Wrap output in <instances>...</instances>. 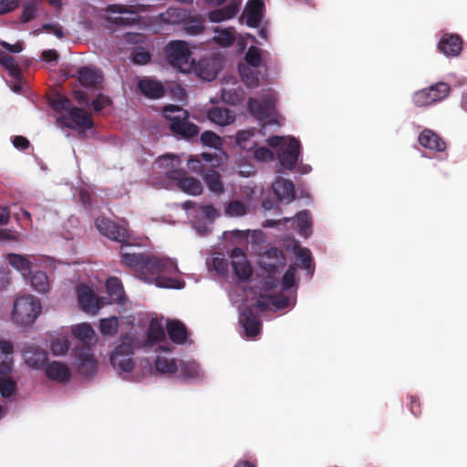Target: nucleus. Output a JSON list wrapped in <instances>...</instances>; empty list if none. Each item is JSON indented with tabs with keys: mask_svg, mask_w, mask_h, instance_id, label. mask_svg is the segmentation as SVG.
I'll return each instance as SVG.
<instances>
[{
	"mask_svg": "<svg viewBox=\"0 0 467 467\" xmlns=\"http://www.w3.org/2000/svg\"><path fill=\"white\" fill-rule=\"evenodd\" d=\"M131 246L122 244L120 248L121 263L133 269L140 276L147 280L148 276L157 275L155 284L161 288L182 289L185 285L183 280L167 277L161 274L172 275L179 272L175 260L171 258H161L155 255H146L141 253L130 251Z\"/></svg>",
	"mask_w": 467,
	"mask_h": 467,
	"instance_id": "f257e3e1",
	"label": "nucleus"
},
{
	"mask_svg": "<svg viewBox=\"0 0 467 467\" xmlns=\"http://www.w3.org/2000/svg\"><path fill=\"white\" fill-rule=\"evenodd\" d=\"M41 312L40 302L33 296H22L14 302L12 320L20 327H26L35 322Z\"/></svg>",
	"mask_w": 467,
	"mask_h": 467,
	"instance_id": "f03ea898",
	"label": "nucleus"
},
{
	"mask_svg": "<svg viewBox=\"0 0 467 467\" xmlns=\"http://www.w3.org/2000/svg\"><path fill=\"white\" fill-rule=\"evenodd\" d=\"M164 53L168 63L172 67L184 73L192 69L194 60L192 58V53L185 41L173 40L169 42L164 48Z\"/></svg>",
	"mask_w": 467,
	"mask_h": 467,
	"instance_id": "7ed1b4c3",
	"label": "nucleus"
},
{
	"mask_svg": "<svg viewBox=\"0 0 467 467\" xmlns=\"http://www.w3.org/2000/svg\"><path fill=\"white\" fill-rule=\"evenodd\" d=\"M106 12L109 14L106 20L119 26L135 25L140 19L139 8L134 5L112 4L106 7Z\"/></svg>",
	"mask_w": 467,
	"mask_h": 467,
	"instance_id": "20e7f679",
	"label": "nucleus"
},
{
	"mask_svg": "<svg viewBox=\"0 0 467 467\" xmlns=\"http://www.w3.org/2000/svg\"><path fill=\"white\" fill-rule=\"evenodd\" d=\"M57 122L61 127L69 129L79 128L82 130H90L94 126L91 115L83 109L73 107L70 109L68 115H61L57 119Z\"/></svg>",
	"mask_w": 467,
	"mask_h": 467,
	"instance_id": "39448f33",
	"label": "nucleus"
},
{
	"mask_svg": "<svg viewBox=\"0 0 467 467\" xmlns=\"http://www.w3.org/2000/svg\"><path fill=\"white\" fill-rule=\"evenodd\" d=\"M99 232L104 236L121 243H127L130 239V234L126 225H120L106 217H99L95 221Z\"/></svg>",
	"mask_w": 467,
	"mask_h": 467,
	"instance_id": "423d86ee",
	"label": "nucleus"
},
{
	"mask_svg": "<svg viewBox=\"0 0 467 467\" xmlns=\"http://www.w3.org/2000/svg\"><path fill=\"white\" fill-rule=\"evenodd\" d=\"M133 347L130 343L122 342L118 345L110 355V363L114 368L123 372H131L134 368L132 359Z\"/></svg>",
	"mask_w": 467,
	"mask_h": 467,
	"instance_id": "0eeeda50",
	"label": "nucleus"
},
{
	"mask_svg": "<svg viewBox=\"0 0 467 467\" xmlns=\"http://www.w3.org/2000/svg\"><path fill=\"white\" fill-rule=\"evenodd\" d=\"M166 177L178 182V187L191 195H200L202 192L201 182L193 177H187L182 169H171L166 171Z\"/></svg>",
	"mask_w": 467,
	"mask_h": 467,
	"instance_id": "6e6552de",
	"label": "nucleus"
},
{
	"mask_svg": "<svg viewBox=\"0 0 467 467\" xmlns=\"http://www.w3.org/2000/svg\"><path fill=\"white\" fill-rule=\"evenodd\" d=\"M301 144L298 140L289 138L287 143H284L277 152V158L282 167L293 170L300 154Z\"/></svg>",
	"mask_w": 467,
	"mask_h": 467,
	"instance_id": "1a4fd4ad",
	"label": "nucleus"
},
{
	"mask_svg": "<svg viewBox=\"0 0 467 467\" xmlns=\"http://www.w3.org/2000/svg\"><path fill=\"white\" fill-rule=\"evenodd\" d=\"M78 370L85 376H93L97 371V361L91 346H78L75 349Z\"/></svg>",
	"mask_w": 467,
	"mask_h": 467,
	"instance_id": "9d476101",
	"label": "nucleus"
},
{
	"mask_svg": "<svg viewBox=\"0 0 467 467\" xmlns=\"http://www.w3.org/2000/svg\"><path fill=\"white\" fill-rule=\"evenodd\" d=\"M78 298L80 307L88 313L96 314L103 306V298H98L88 285L78 287Z\"/></svg>",
	"mask_w": 467,
	"mask_h": 467,
	"instance_id": "9b49d317",
	"label": "nucleus"
},
{
	"mask_svg": "<svg viewBox=\"0 0 467 467\" xmlns=\"http://www.w3.org/2000/svg\"><path fill=\"white\" fill-rule=\"evenodd\" d=\"M259 265L268 274H275L285 265V256L282 250L272 247L261 256Z\"/></svg>",
	"mask_w": 467,
	"mask_h": 467,
	"instance_id": "f8f14e48",
	"label": "nucleus"
},
{
	"mask_svg": "<svg viewBox=\"0 0 467 467\" xmlns=\"http://www.w3.org/2000/svg\"><path fill=\"white\" fill-rule=\"evenodd\" d=\"M230 257L235 275L240 280H248L253 275V269L244 251L239 247H235L232 250Z\"/></svg>",
	"mask_w": 467,
	"mask_h": 467,
	"instance_id": "ddd939ff",
	"label": "nucleus"
},
{
	"mask_svg": "<svg viewBox=\"0 0 467 467\" xmlns=\"http://www.w3.org/2000/svg\"><path fill=\"white\" fill-rule=\"evenodd\" d=\"M239 323L244 329L247 337H256L262 329V322L254 310L245 306L242 309L239 317Z\"/></svg>",
	"mask_w": 467,
	"mask_h": 467,
	"instance_id": "4468645a",
	"label": "nucleus"
},
{
	"mask_svg": "<svg viewBox=\"0 0 467 467\" xmlns=\"http://www.w3.org/2000/svg\"><path fill=\"white\" fill-rule=\"evenodd\" d=\"M264 8L263 0H248L240 21L245 19V24L249 27H258L263 19Z\"/></svg>",
	"mask_w": 467,
	"mask_h": 467,
	"instance_id": "2eb2a0df",
	"label": "nucleus"
},
{
	"mask_svg": "<svg viewBox=\"0 0 467 467\" xmlns=\"http://www.w3.org/2000/svg\"><path fill=\"white\" fill-rule=\"evenodd\" d=\"M248 109L255 119L265 120L273 114L275 101L272 98L264 99L262 100L251 98L248 100Z\"/></svg>",
	"mask_w": 467,
	"mask_h": 467,
	"instance_id": "dca6fc26",
	"label": "nucleus"
},
{
	"mask_svg": "<svg viewBox=\"0 0 467 467\" xmlns=\"http://www.w3.org/2000/svg\"><path fill=\"white\" fill-rule=\"evenodd\" d=\"M439 50L447 57H457L462 49V40L460 36L445 34L438 43Z\"/></svg>",
	"mask_w": 467,
	"mask_h": 467,
	"instance_id": "f3484780",
	"label": "nucleus"
},
{
	"mask_svg": "<svg viewBox=\"0 0 467 467\" xmlns=\"http://www.w3.org/2000/svg\"><path fill=\"white\" fill-rule=\"evenodd\" d=\"M241 0H230L227 5L217 8L208 13L211 22L219 23L233 18L239 11Z\"/></svg>",
	"mask_w": 467,
	"mask_h": 467,
	"instance_id": "a211bd4d",
	"label": "nucleus"
},
{
	"mask_svg": "<svg viewBox=\"0 0 467 467\" xmlns=\"http://www.w3.org/2000/svg\"><path fill=\"white\" fill-rule=\"evenodd\" d=\"M23 357L29 367L36 369L42 368L47 360V351L35 346H26Z\"/></svg>",
	"mask_w": 467,
	"mask_h": 467,
	"instance_id": "6ab92c4d",
	"label": "nucleus"
},
{
	"mask_svg": "<svg viewBox=\"0 0 467 467\" xmlns=\"http://www.w3.org/2000/svg\"><path fill=\"white\" fill-rule=\"evenodd\" d=\"M418 141L422 147L431 150L443 151L446 149L445 141L429 129H425L420 133Z\"/></svg>",
	"mask_w": 467,
	"mask_h": 467,
	"instance_id": "aec40b11",
	"label": "nucleus"
},
{
	"mask_svg": "<svg viewBox=\"0 0 467 467\" xmlns=\"http://www.w3.org/2000/svg\"><path fill=\"white\" fill-rule=\"evenodd\" d=\"M272 187L280 202H290L295 199V186L291 181L278 178L274 182Z\"/></svg>",
	"mask_w": 467,
	"mask_h": 467,
	"instance_id": "412c9836",
	"label": "nucleus"
},
{
	"mask_svg": "<svg viewBox=\"0 0 467 467\" xmlns=\"http://www.w3.org/2000/svg\"><path fill=\"white\" fill-rule=\"evenodd\" d=\"M207 118L219 126H227L235 120V113L225 107H213L207 112Z\"/></svg>",
	"mask_w": 467,
	"mask_h": 467,
	"instance_id": "4be33fe9",
	"label": "nucleus"
},
{
	"mask_svg": "<svg viewBox=\"0 0 467 467\" xmlns=\"http://www.w3.org/2000/svg\"><path fill=\"white\" fill-rule=\"evenodd\" d=\"M14 346L9 340H0V374L8 375L13 368Z\"/></svg>",
	"mask_w": 467,
	"mask_h": 467,
	"instance_id": "5701e85b",
	"label": "nucleus"
},
{
	"mask_svg": "<svg viewBox=\"0 0 467 467\" xmlns=\"http://www.w3.org/2000/svg\"><path fill=\"white\" fill-rule=\"evenodd\" d=\"M189 118L176 119V122L170 124V130L174 135L181 136L184 139H191L199 133V128L188 121Z\"/></svg>",
	"mask_w": 467,
	"mask_h": 467,
	"instance_id": "b1692460",
	"label": "nucleus"
},
{
	"mask_svg": "<svg viewBox=\"0 0 467 467\" xmlns=\"http://www.w3.org/2000/svg\"><path fill=\"white\" fill-rule=\"evenodd\" d=\"M138 88L145 97L150 99H160L165 94L162 84L150 78L140 79L138 83Z\"/></svg>",
	"mask_w": 467,
	"mask_h": 467,
	"instance_id": "393cba45",
	"label": "nucleus"
},
{
	"mask_svg": "<svg viewBox=\"0 0 467 467\" xmlns=\"http://www.w3.org/2000/svg\"><path fill=\"white\" fill-rule=\"evenodd\" d=\"M78 79L84 87H96L103 78L100 71L90 67H81L78 69Z\"/></svg>",
	"mask_w": 467,
	"mask_h": 467,
	"instance_id": "a878e982",
	"label": "nucleus"
},
{
	"mask_svg": "<svg viewBox=\"0 0 467 467\" xmlns=\"http://www.w3.org/2000/svg\"><path fill=\"white\" fill-rule=\"evenodd\" d=\"M46 374L48 379L57 382H67L71 376L68 368L58 361L49 363L46 368Z\"/></svg>",
	"mask_w": 467,
	"mask_h": 467,
	"instance_id": "bb28decb",
	"label": "nucleus"
},
{
	"mask_svg": "<svg viewBox=\"0 0 467 467\" xmlns=\"http://www.w3.org/2000/svg\"><path fill=\"white\" fill-rule=\"evenodd\" d=\"M167 333L171 340L178 345L185 343L188 337L186 326L180 320H170L167 322Z\"/></svg>",
	"mask_w": 467,
	"mask_h": 467,
	"instance_id": "cd10ccee",
	"label": "nucleus"
},
{
	"mask_svg": "<svg viewBox=\"0 0 467 467\" xmlns=\"http://www.w3.org/2000/svg\"><path fill=\"white\" fill-rule=\"evenodd\" d=\"M197 75L204 80H213L218 75V68L214 60L211 58L201 59L196 65L193 64Z\"/></svg>",
	"mask_w": 467,
	"mask_h": 467,
	"instance_id": "c85d7f7f",
	"label": "nucleus"
},
{
	"mask_svg": "<svg viewBox=\"0 0 467 467\" xmlns=\"http://www.w3.org/2000/svg\"><path fill=\"white\" fill-rule=\"evenodd\" d=\"M106 289L112 302L118 305H124L126 296L119 278L112 276L106 281Z\"/></svg>",
	"mask_w": 467,
	"mask_h": 467,
	"instance_id": "c756f323",
	"label": "nucleus"
},
{
	"mask_svg": "<svg viewBox=\"0 0 467 467\" xmlns=\"http://www.w3.org/2000/svg\"><path fill=\"white\" fill-rule=\"evenodd\" d=\"M178 377L185 379H198L202 378L200 364L194 360H180Z\"/></svg>",
	"mask_w": 467,
	"mask_h": 467,
	"instance_id": "7c9ffc66",
	"label": "nucleus"
},
{
	"mask_svg": "<svg viewBox=\"0 0 467 467\" xmlns=\"http://www.w3.org/2000/svg\"><path fill=\"white\" fill-rule=\"evenodd\" d=\"M72 334L80 340L79 346H90L96 334L88 323H81L72 327Z\"/></svg>",
	"mask_w": 467,
	"mask_h": 467,
	"instance_id": "2f4dec72",
	"label": "nucleus"
},
{
	"mask_svg": "<svg viewBox=\"0 0 467 467\" xmlns=\"http://www.w3.org/2000/svg\"><path fill=\"white\" fill-rule=\"evenodd\" d=\"M203 180L208 189L216 195H221L224 192L223 183L221 174L213 170L209 169L203 174Z\"/></svg>",
	"mask_w": 467,
	"mask_h": 467,
	"instance_id": "473e14b6",
	"label": "nucleus"
},
{
	"mask_svg": "<svg viewBox=\"0 0 467 467\" xmlns=\"http://www.w3.org/2000/svg\"><path fill=\"white\" fill-rule=\"evenodd\" d=\"M6 259L10 265L19 271L23 276L26 277L31 274V263L27 257L18 254H8Z\"/></svg>",
	"mask_w": 467,
	"mask_h": 467,
	"instance_id": "72a5a7b5",
	"label": "nucleus"
},
{
	"mask_svg": "<svg viewBox=\"0 0 467 467\" xmlns=\"http://www.w3.org/2000/svg\"><path fill=\"white\" fill-rule=\"evenodd\" d=\"M179 362L175 358H167L165 357H157L155 368L158 372L164 375H173L178 372Z\"/></svg>",
	"mask_w": 467,
	"mask_h": 467,
	"instance_id": "f704fd0d",
	"label": "nucleus"
},
{
	"mask_svg": "<svg viewBox=\"0 0 467 467\" xmlns=\"http://www.w3.org/2000/svg\"><path fill=\"white\" fill-rule=\"evenodd\" d=\"M0 64L8 71L11 77L16 79H19L21 78V69L17 65L16 59L5 53V51L0 49Z\"/></svg>",
	"mask_w": 467,
	"mask_h": 467,
	"instance_id": "c9c22d12",
	"label": "nucleus"
},
{
	"mask_svg": "<svg viewBox=\"0 0 467 467\" xmlns=\"http://www.w3.org/2000/svg\"><path fill=\"white\" fill-rule=\"evenodd\" d=\"M32 287L38 293L45 294L50 288L47 274L43 271L35 272L30 278Z\"/></svg>",
	"mask_w": 467,
	"mask_h": 467,
	"instance_id": "e433bc0d",
	"label": "nucleus"
},
{
	"mask_svg": "<svg viewBox=\"0 0 467 467\" xmlns=\"http://www.w3.org/2000/svg\"><path fill=\"white\" fill-rule=\"evenodd\" d=\"M298 232L301 235L307 237L311 234V214L308 211L304 210L296 215Z\"/></svg>",
	"mask_w": 467,
	"mask_h": 467,
	"instance_id": "4c0bfd02",
	"label": "nucleus"
},
{
	"mask_svg": "<svg viewBox=\"0 0 467 467\" xmlns=\"http://www.w3.org/2000/svg\"><path fill=\"white\" fill-rule=\"evenodd\" d=\"M163 117L171 121V123H174L176 119L189 118V113L180 106L168 105L163 108Z\"/></svg>",
	"mask_w": 467,
	"mask_h": 467,
	"instance_id": "58836bf2",
	"label": "nucleus"
},
{
	"mask_svg": "<svg viewBox=\"0 0 467 467\" xmlns=\"http://www.w3.org/2000/svg\"><path fill=\"white\" fill-rule=\"evenodd\" d=\"M147 338L150 344L164 341L166 335L162 326L158 322H150L147 332Z\"/></svg>",
	"mask_w": 467,
	"mask_h": 467,
	"instance_id": "ea45409f",
	"label": "nucleus"
},
{
	"mask_svg": "<svg viewBox=\"0 0 467 467\" xmlns=\"http://www.w3.org/2000/svg\"><path fill=\"white\" fill-rule=\"evenodd\" d=\"M214 31H215V33H217V35L213 38L214 41L223 47H230L235 41L234 28H224V29L216 28Z\"/></svg>",
	"mask_w": 467,
	"mask_h": 467,
	"instance_id": "a19ab883",
	"label": "nucleus"
},
{
	"mask_svg": "<svg viewBox=\"0 0 467 467\" xmlns=\"http://www.w3.org/2000/svg\"><path fill=\"white\" fill-rule=\"evenodd\" d=\"M119 328V319L117 317H110L100 319L99 330L104 336H113Z\"/></svg>",
	"mask_w": 467,
	"mask_h": 467,
	"instance_id": "79ce46f5",
	"label": "nucleus"
},
{
	"mask_svg": "<svg viewBox=\"0 0 467 467\" xmlns=\"http://www.w3.org/2000/svg\"><path fill=\"white\" fill-rule=\"evenodd\" d=\"M185 10L180 8H169L166 13L161 15L163 21L170 24H179L186 20Z\"/></svg>",
	"mask_w": 467,
	"mask_h": 467,
	"instance_id": "37998d69",
	"label": "nucleus"
},
{
	"mask_svg": "<svg viewBox=\"0 0 467 467\" xmlns=\"http://www.w3.org/2000/svg\"><path fill=\"white\" fill-rule=\"evenodd\" d=\"M50 105L53 108V109L57 112H62V111L69 112L70 109L73 108L71 100L67 97H66L62 94H56L51 99Z\"/></svg>",
	"mask_w": 467,
	"mask_h": 467,
	"instance_id": "c03bdc74",
	"label": "nucleus"
},
{
	"mask_svg": "<svg viewBox=\"0 0 467 467\" xmlns=\"http://www.w3.org/2000/svg\"><path fill=\"white\" fill-rule=\"evenodd\" d=\"M430 88H423L414 93L413 102L418 107H426L435 103V99L431 97Z\"/></svg>",
	"mask_w": 467,
	"mask_h": 467,
	"instance_id": "a18cd8bd",
	"label": "nucleus"
},
{
	"mask_svg": "<svg viewBox=\"0 0 467 467\" xmlns=\"http://www.w3.org/2000/svg\"><path fill=\"white\" fill-rule=\"evenodd\" d=\"M16 391V382L8 375L0 378V393L4 398L11 397Z\"/></svg>",
	"mask_w": 467,
	"mask_h": 467,
	"instance_id": "49530a36",
	"label": "nucleus"
},
{
	"mask_svg": "<svg viewBox=\"0 0 467 467\" xmlns=\"http://www.w3.org/2000/svg\"><path fill=\"white\" fill-rule=\"evenodd\" d=\"M431 97L435 99V102H439L444 99L451 91V87L445 82H438L430 88Z\"/></svg>",
	"mask_w": 467,
	"mask_h": 467,
	"instance_id": "de8ad7c7",
	"label": "nucleus"
},
{
	"mask_svg": "<svg viewBox=\"0 0 467 467\" xmlns=\"http://www.w3.org/2000/svg\"><path fill=\"white\" fill-rule=\"evenodd\" d=\"M240 74L244 83L249 88H255L259 85L258 73L250 67L240 68Z\"/></svg>",
	"mask_w": 467,
	"mask_h": 467,
	"instance_id": "09e8293b",
	"label": "nucleus"
},
{
	"mask_svg": "<svg viewBox=\"0 0 467 467\" xmlns=\"http://www.w3.org/2000/svg\"><path fill=\"white\" fill-rule=\"evenodd\" d=\"M297 265L301 268L309 270L312 266L313 258L307 248H299L296 252Z\"/></svg>",
	"mask_w": 467,
	"mask_h": 467,
	"instance_id": "8fccbe9b",
	"label": "nucleus"
},
{
	"mask_svg": "<svg viewBox=\"0 0 467 467\" xmlns=\"http://www.w3.org/2000/svg\"><path fill=\"white\" fill-rule=\"evenodd\" d=\"M246 212L247 208L245 204L238 200L230 202L225 208V213L231 217L243 216Z\"/></svg>",
	"mask_w": 467,
	"mask_h": 467,
	"instance_id": "3c124183",
	"label": "nucleus"
},
{
	"mask_svg": "<svg viewBox=\"0 0 467 467\" xmlns=\"http://www.w3.org/2000/svg\"><path fill=\"white\" fill-rule=\"evenodd\" d=\"M184 29L187 33L192 36L199 35L204 29L203 21L198 17L186 19L184 22Z\"/></svg>",
	"mask_w": 467,
	"mask_h": 467,
	"instance_id": "603ef678",
	"label": "nucleus"
},
{
	"mask_svg": "<svg viewBox=\"0 0 467 467\" xmlns=\"http://www.w3.org/2000/svg\"><path fill=\"white\" fill-rule=\"evenodd\" d=\"M254 133L250 130H241L236 135V142L240 148L249 150L254 145L255 142L252 140Z\"/></svg>",
	"mask_w": 467,
	"mask_h": 467,
	"instance_id": "864d4df0",
	"label": "nucleus"
},
{
	"mask_svg": "<svg viewBox=\"0 0 467 467\" xmlns=\"http://www.w3.org/2000/svg\"><path fill=\"white\" fill-rule=\"evenodd\" d=\"M37 10V5L36 2L31 1L25 3L23 5V10L20 16V21L23 24H26L33 20L36 17V13Z\"/></svg>",
	"mask_w": 467,
	"mask_h": 467,
	"instance_id": "5fc2aeb1",
	"label": "nucleus"
},
{
	"mask_svg": "<svg viewBox=\"0 0 467 467\" xmlns=\"http://www.w3.org/2000/svg\"><path fill=\"white\" fill-rule=\"evenodd\" d=\"M244 59L249 66L257 67L262 61L260 49L256 47L251 46L245 53Z\"/></svg>",
	"mask_w": 467,
	"mask_h": 467,
	"instance_id": "6e6d98bb",
	"label": "nucleus"
},
{
	"mask_svg": "<svg viewBox=\"0 0 467 467\" xmlns=\"http://www.w3.org/2000/svg\"><path fill=\"white\" fill-rule=\"evenodd\" d=\"M69 349V343L67 337H57L51 343V350L54 355L66 354Z\"/></svg>",
	"mask_w": 467,
	"mask_h": 467,
	"instance_id": "4d7b16f0",
	"label": "nucleus"
},
{
	"mask_svg": "<svg viewBox=\"0 0 467 467\" xmlns=\"http://www.w3.org/2000/svg\"><path fill=\"white\" fill-rule=\"evenodd\" d=\"M201 141L203 145L218 149L222 145L221 138L213 131H204L201 135Z\"/></svg>",
	"mask_w": 467,
	"mask_h": 467,
	"instance_id": "13d9d810",
	"label": "nucleus"
},
{
	"mask_svg": "<svg viewBox=\"0 0 467 467\" xmlns=\"http://www.w3.org/2000/svg\"><path fill=\"white\" fill-rule=\"evenodd\" d=\"M151 55L143 47H136L132 52V62L136 65H145L150 62Z\"/></svg>",
	"mask_w": 467,
	"mask_h": 467,
	"instance_id": "bf43d9fd",
	"label": "nucleus"
},
{
	"mask_svg": "<svg viewBox=\"0 0 467 467\" xmlns=\"http://www.w3.org/2000/svg\"><path fill=\"white\" fill-rule=\"evenodd\" d=\"M111 100L109 97L99 94L98 97L92 101L91 105L95 111L99 112L104 109L107 106H109Z\"/></svg>",
	"mask_w": 467,
	"mask_h": 467,
	"instance_id": "052dcab7",
	"label": "nucleus"
},
{
	"mask_svg": "<svg viewBox=\"0 0 467 467\" xmlns=\"http://www.w3.org/2000/svg\"><path fill=\"white\" fill-rule=\"evenodd\" d=\"M199 210L202 213V214L205 216V218L209 221H213L215 218H217L220 215V213L218 210L211 205H200Z\"/></svg>",
	"mask_w": 467,
	"mask_h": 467,
	"instance_id": "680f3d73",
	"label": "nucleus"
},
{
	"mask_svg": "<svg viewBox=\"0 0 467 467\" xmlns=\"http://www.w3.org/2000/svg\"><path fill=\"white\" fill-rule=\"evenodd\" d=\"M296 269L290 266L283 275V285L285 290L292 288L295 285Z\"/></svg>",
	"mask_w": 467,
	"mask_h": 467,
	"instance_id": "e2e57ef3",
	"label": "nucleus"
},
{
	"mask_svg": "<svg viewBox=\"0 0 467 467\" xmlns=\"http://www.w3.org/2000/svg\"><path fill=\"white\" fill-rule=\"evenodd\" d=\"M19 6V0H1L0 15H5L14 11Z\"/></svg>",
	"mask_w": 467,
	"mask_h": 467,
	"instance_id": "0e129e2a",
	"label": "nucleus"
},
{
	"mask_svg": "<svg viewBox=\"0 0 467 467\" xmlns=\"http://www.w3.org/2000/svg\"><path fill=\"white\" fill-rule=\"evenodd\" d=\"M254 156L256 160L264 161H272L274 159L273 152L265 147L256 149L254 152Z\"/></svg>",
	"mask_w": 467,
	"mask_h": 467,
	"instance_id": "69168bd1",
	"label": "nucleus"
},
{
	"mask_svg": "<svg viewBox=\"0 0 467 467\" xmlns=\"http://www.w3.org/2000/svg\"><path fill=\"white\" fill-rule=\"evenodd\" d=\"M222 97L225 102H227L229 104H233V105L236 104L241 99L238 92H236L235 90H232V89H229V90L223 89Z\"/></svg>",
	"mask_w": 467,
	"mask_h": 467,
	"instance_id": "338daca9",
	"label": "nucleus"
},
{
	"mask_svg": "<svg viewBox=\"0 0 467 467\" xmlns=\"http://www.w3.org/2000/svg\"><path fill=\"white\" fill-rule=\"evenodd\" d=\"M42 29L47 33L54 34L58 38L64 37L63 28L57 24H44Z\"/></svg>",
	"mask_w": 467,
	"mask_h": 467,
	"instance_id": "774afa93",
	"label": "nucleus"
}]
</instances>
